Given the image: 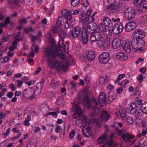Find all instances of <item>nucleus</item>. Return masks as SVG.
Returning <instances> with one entry per match:
<instances>
[{"mask_svg": "<svg viewBox=\"0 0 147 147\" xmlns=\"http://www.w3.org/2000/svg\"><path fill=\"white\" fill-rule=\"evenodd\" d=\"M119 113L121 117L123 118L125 117L126 116V111L124 109H122L119 110Z\"/></svg>", "mask_w": 147, "mask_h": 147, "instance_id": "32", "label": "nucleus"}, {"mask_svg": "<svg viewBox=\"0 0 147 147\" xmlns=\"http://www.w3.org/2000/svg\"><path fill=\"white\" fill-rule=\"evenodd\" d=\"M67 63L66 61L65 64H62L61 66L60 65L58 66H56V68L58 71L63 70L66 71L67 70Z\"/></svg>", "mask_w": 147, "mask_h": 147, "instance_id": "25", "label": "nucleus"}, {"mask_svg": "<svg viewBox=\"0 0 147 147\" xmlns=\"http://www.w3.org/2000/svg\"><path fill=\"white\" fill-rule=\"evenodd\" d=\"M140 109L141 111L145 114H147V103L143 104L141 106H137L135 103H132L129 110L130 112L133 111V114H136Z\"/></svg>", "mask_w": 147, "mask_h": 147, "instance_id": "3", "label": "nucleus"}, {"mask_svg": "<svg viewBox=\"0 0 147 147\" xmlns=\"http://www.w3.org/2000/svg\"><path fill=\"white\" fill-rule=\"evenodd\" d=\"M62 52L61 49H56L54 51L53 49L50 47L46 48L44 51L45 56L49 59V62L50 64L52 63L53 60L54 58H55L57 56L62 60L65 59V55Z\"/></svg>", "mask_w": 147, "mask_h": 147, "instance_id": "1", "label": "nucleus"}, {"mask_svg": "<svg viewBox=\"0 0 147 147\" xmlns=\"http://www.w3.org/2000/svg\"><path fill=\"white\" fill-rule=\"evenodd\" d=\"M99 30L107 38H109L112 35L111 30L109 28L105 27V26H100Z\"/></svg>", "mask_w": 147, "mask_h": 147, "instance_id": "15", "label": "nucleus"}, {"mask_svg": "<svg viewBox=\"0 0 147 147\" xmlns=\"http://www.w3.org/2000/svg\"><path fill=\"white\" fill-rule=\"evenodd\" d=\"M59 84L57 81L53 79L51 83V87L55 89L57 88L59 86Z\"/></svg>", "mask_w": 147, "mask_h": 147, "instance_id": "31", "label": "nucleus"}, {"mask_svg": "<svg viewBox=\"0 0 147 147\" xmlns=\"http://www.w3.org/2000/svg\"><path fill=\"white\" fill-rule=\"evenodd\" d=\"M113 141L112 140H111L110 141H107L106 143V144L108 145L109 147H111L113 145Z\"/></svg>", "mask_w": 147, "mask_h": 147, "instance_id": "56", "label": "nucleus"}, {"mask_svg": "<svg viewBox=\"0 0 147 147\" xmlns=\"http://www.w3.org/2000/svg\"><path fill=\"white\" fill-rule=\"evenodd\" d=\"M110 43L108 40H100L94 46H97L104 51H105L109 48Z\"/></svg>", "mask_w": 147, "mask_h": 147, "instance_id": "9", "label": "nucleus"}, {"mask_svg": "<svg viewBox=\"0 0 147 147\" xmlns=\"http://www.w3.org/2000/svg\"><path fill=\"white\" fill-rule=\"evenodd\" d=\"M9 88L11 89L13 91H14L16 90V88L13 84H10Z\"/></svg>", "mask_w": 147, "mask_h": 147, "instance_id": "64", "label": "nucleus"}, {"mask_svg": "<svg viewBox=\"0 0 147 147\" xmlns=\"http://www.w3.org/2000/svg\"><path fill=\"white\" fill-rule=\"evenodd\" d=\"M112 3L109 5L107 6V9L110 10H115L117 8L118 6L116 4V3L114 2Z\"/></svg>", "mask_w": 147, "mask_h": 147, "instance_id": "30", "label": "nucleus"}, {"mask_svg": "<svg viewBox=\"0 0 147 147\" xmlns=\"http://www.w3.org/2000/svg\"><path fill=\"white\" fill-rule=\"evenodd\" d=\"M61 43L63 45V40H60L58 43V45H57L56 47L57 49H59L61 48V45L60 43Z\"/></svg>", "mask_w": 147, "mask_h": 147, "instance_id": "53", "label": "nucleus"}, {"mask_svg": "<svg viewBox=\"0 0 147 147\" xmlns=\"http://www.w3.org/2000/svg\"><path fill=\"white\" fill-rule=\"evenodd\" d=\"M80 35V39L84 44H86L88 42V35L85 28H81L76 26L71 31V35L74 38H76Z\"/></svg>", "mask_w": 147, "mask_h": 147, "instance_id": "2", "label": "nucleus"}, {"mask_svg": "<svg viewBox=\"0 0 147 147\" xmlns=\"http://www.w3.org/2000/svg\"><path fill=\"white\" fill-rule=\"evenodd\" d=\"M107 76L106 75H102L99 80V82L100 84L105 85V84L109 82V81L107 79Z\"/></svg>", "mask_w": 147, "mask_h": 147, "instance_id": "20", "label": "nucleus"}, {"mask_svg": "<svg viewBox=\"0 0 147 147\" xmlns=\"http://www.w3.org/2000/svg\"><path fill=\"white\" fill-rule=\"evenodd\" d=\"M141 21L142 23H145L147 22V15H145L142 17Z\"/></svg>", "mask_w": 147, "mask_h": 147, "instance_id": "46", "label": "nucleus"}, {"mask_svg": "<svg viewBox=\"0 0 147 147\" xmlns=\"http://www.w3.org/2000/svg\"><path fill=\"white\" fill-rule=\"evenodd\" d=\"M69 42L68 41H67L65 43V45L62 46V48L63 49L64 51L65 52H66V49L65 48L66 47H69Z\"/></svg>", "mask_w": 147, "mask_h": 147, "instance_id": "50", "label": "nucleus"}, {"mask_svg": "<svg viewBox=\"0 0 147 147\" xmlns=\"http://www.w3.org/2000/svg\"><path fill=\"white\" fill-rule=\"evenodd\" d=\"M125 76V75L124 74H120L119 75L116 80L115 81V83L116 84L118 82H119L120 80L123 78Z\"/></svg>", "mask_w": 147, "mask_h": 147, "instance_id": "38", "label": "nucleus"}, {"mask_svg": "<svg viewBox=\"0 0 147 147\" xmlns=\"http://www.w3.org/2000/svg\"><path fill=\"white\" fill-rule=\"evenodd\" d=\"M41 92V89L38 88H36L35 90L33 91V92L34 93V94L35 95H38L40 94Z\"/></svg>", "mask_w": 147, "mask_h": 147, "instance_id": "41", "label": "nucleus"}, {"mask_svg": "<svg viewBox=\"0 0 147 147\" xmlns=\"http://www.w3.org/2000/svg\"><path fill=\"white\" fill-rule=\"evenodd\" d=\"M123 26L121 23L115 24L113 27L112 30L115 34H118L121 33L123 31Z\"/></svg>", "mask_w": 147, "mask_h": 147, "instance_id": "11", "label": "nucleus"}, {"mask_svg": "<svg viewBox=\"0 0 147 147\" xmlns=\"http://www.w3.org/2000/svg\"><path fill=\"white\" fill-rule=\"evenodd\" d=\"M144 60V58H142L141 57H139L137 60L136 62V64H138L140 62H142Z\"/></svg>", "mask_w": 147, "mask_h": 147, "instance_id": "57", "label": "nucleus"}, {"mask_svg": "<svg viewBox=\"0 0 147 147\" xmlns=\"http://www.w3.org/2000/svg\"><path fill=\"white\" fill-rule=\"evenodd\" d=\"M80 2V0H72L71 4L72 6L75 7L78 5Z\"/></svg>", "mask_w": 147, "mask_h": 147, "instance_id": "39", "label": "nucleus"}, {"mask_svg": "<svg viewBox=\"0 0 147 147\" xmlns=\"http://www.w3.org/2000/svg\"><path fill=\"white\" fill-rule=\"evenodd\" d=\"M86 55L87 58L89 61H92V51H89L86 53Z\"/></svg>", "mask_w": 147, "mask_h": 147, "instance_id": "36", "label": "nucleus"}, {"mask_svg": "<svg viewBox=\"0 0 147 147\" xmlns=\"http://www.w3.org/2000/svg\"><path fill=\"white\" fill-rule=\"evenodd\" d=\"M107 100L106 95L103 92H101L98 97V102L101 106H104L106 104V101Z\"/></svg>", "mask_w": 147, "mask_h": 147, "instance_id": "16", "label": "nucleus"}, {"mask_svg": "<svg viewBox=\"0 0 147 147\" xmlns=\"http://www.w3.org/2000/svg\"><path fill=\"white\" fill-rule=\"evenodd\" d=\"M39 47L38 46H36L34 45V44H33L32 47H31V50L32 52H38V51Z\"/></svg>", "mask_w": 147, "mask_h": 147, "instance_id": "40", "label": "nucleus"}, {"mask_svg": "<svg viewBox=\"0 0 147 147\" xmlns=\"http://www.w3.org/2000/svg\"><path fill=\"white\" fill-rule=\"evenodd\" d=\"M91 78L88 75L85 77V80L87 84H88L90 83V79Z\"/></svg>", "mask_w": 147, "mask_h": 147, "instance_id": "55", "label": "nucleus"}, {"mask_svg": "<svg viewBox=\"0 0 147 147\" xmlns=\"http://www.w3.org/2000/svg\"><path fill=\"white\" fill-rule=\"evenodd\" d=\"M143 78V76L142 74H140L137 77V79L139 81H141L142 82V79Z\"/></svg>", "mask_w": 147, "mask_h": 147, "instance_id": "61", "label": "nucleus"}, {"mask_svg": "<svg viewBox=\"0 0 147 147\" xmlns=\"http://www.w3.org/2000/svg\"><path fill=\"white\" fill-rule=\"evenodd\" d=\"M127 120V122L129 124L132 123L133 122V119L131 117H128Z\"/></svg>", "mask_w": 147, "mask_h": 147, "instance_id": "60", "label": "nucleus"}, {"mask_svg": "<svg viewBox=\"0 0 147 147\" xmlns=\"http://www.w3.org/2000/svg\"><path fill=\"white\" fill-rule=\"evenodd\" d=\"M10 18L8 17L5 19V25H7L8 24L10 23Z\"/></svg>", "mask_w": 147, "mask_h": 147, "instance_id": "62", "label": "nucleus"}, {"mask_svg": "<svg viewBox=\"0 0 147 147\" xmlns=\"http://www.w3.org/2000/svg\"><path fill=\"white\" fill-rule=\"evenodd\" d=\"M129 81L127 79H125V80H123L122 82V85H123V86L124 87L125 86L126 84L127 83H129Z\"/></svg>", "mask_w": 147, "mask_h": 147, "instance_id": "58", "label": "nucleus"}, {"mask_svg": "<svg viewBox=\"0 0 147 147\" xmlns=\"http://www.w3.org/2000/svg\"><path fill=\"white\" fill-rule=\"evenodd\" d=\"M123 41L119 38L114 39L112 42V45L114 49H117L121 47H123Z\"/></svg>", "mask_w": 147, "mask_h": 147, "instance_id": "14", "label": "nucleus"}, {"mask_svg": "<svg viewBox=\"0 0 147 147\" xmlns=\"http://www.w3.org/2000/svg\"><path fill=\"white\" fill-rule=\"evenodd\" d=\"M67 35V33L64 31H61L59 32V36L62 38H65Z\"/></svg>", "mask_w": 147, "mask_h": 147, "instance_id": "37", "label": "nucleus"}, {"mask_svg": "<svg viewBox=\"0 0 147 147\" xmlns=\"http://www.w3.org/2000/svg\"><path fill=\"white\" fill-rule=\"evenodd\" d=\"M92 13V10L89 9L86 13L85 11L80 12V22L82 24H86L89 20L90 16Z\"/></svg>", "mask_w": 147, "mask_h": 147, "instance_id": "5", "label": "nucleus"}, {"mask_svg": "<svg viewBox=\"0 0 147 147\" xmlns=\"http://www.w3.org/2000/svg\"><path fill=\"white\" fill-rule=\"evenodd\" d=\"M144 42L143 40L139 38H134L131 40V44L134 51L136 52L139 47L143 45Z\"/></svg>", "mask_w": 147, "mask_h": 147, "instance_id": "6", "label": "nucleus"}, {"mask_svg": "<svg viewBox=\"0 0 147 147\" xmlns=\"http://www.w3.org/2000/svg\"><path fill=\"white\" fill-rule=\"evenodd\" d=\"M84 104L88 108H90L91 105V101L90 98L88 96L84 97L83 102Z\"/></svg>", "mask_w": 147, "mask_h": 147, "instance_id": "21", "label": "nucleus"}, {"mask_svg": "<svg viewBox=\"0 0 147 147\" xmlns=\"http://www.w3.org/2000/svg\"><path fill=\"white\" fill-rule=\"evenodd\" d=\"M92 26V22H89L87 24L86 27V29L88 32L90 34L92 33V29L91 28Z\"/></svg>", "mask_w": 147, "mask_h": 147, "instance_id": "35", "label": "nucleus"}, {"mask_svg": "<svg viewBox=\"0 0 147 147\" xmlns=\"http://www.w3.org/2000/svg\"><path fill=\"white\" fill-rule=\"evenodd\" d=\"M65 17L67 21H70V22H71V16L69 13Z\"/></svg>", "mask_w": 147, "mask_h": 147, "instance_id": "59", "label": "nucleus"}, {"mask_svg": "<svg viewBox=\"0 0 147 147\" xmlns=\"http://www.w3.org/2000/svg\"><path fill=\"white\" fill-rule=\"evenodd\" d=\"M70 12L71 11H70L69 12H68L66 10L63 9L61 13L63 16L65 17L68 15V14L70 13Z\"/></svg>", "mask_w": 147, "mask_h": 147, "instance_id": "45", "label": "nucleus"}, {"mask_svg": "<svg viewBox=\"0 0 147 147\" xmlns=\"http://www.w3.org/2000/svg\"><path fill=\"white\" fill-rule=\"evenodd\" d=\"M107 138V136L106 134H104L98 139V142L100 145H101L104 143V142Z\"/></svg>", "mask_w": 147, "mask_h": 147, "instance_id": "26", "label": "nucleus"}, {"mask_svg": "<svg viewBox=\"0 0 147 147\" xmlns=\"http://www.w3.org/2000/svg\"><path fill=\"white\" fill-rule=\"evenodd\" d=\"M136 15V11L132 7L127 8L125 11V17L128 20H134Z\"/></svg>", "mask_w": 147, "mask_h": 147, "instance_id": "7", "label": "nucleus"}, {"mask_svg": "<svg viewBox=\"0 0 147 147\" xmlns=\"http://www.w3.org/2000/svg\"><path fill=\"white\" fill-rule=\"evenodd\" d=\"M92 124L98 127H100L101 125V122L100 119H95L92 118Z\"/></svg>", "mask_w": 147, "mask_h": 147, "instance_id": "28", "label": "nucleus"}, {"mask_svg": "<svg viewBox=\"0 0 147 147\" xmlns=\"http://www.w3.org/2000/svg\"><path fill=\"white\" fill-rule=\"evenodd\" d=\"M146 70V68L144 67L142 68H140L139 70V71L142 73H145Z\"/></svg>", "mask_w": 147, "mask_h": 147, "instance_id": "63", "label": "nucleus"}, {"mask_svg": "<svg viewBox=\"0 0 147 147\" xmlns=\"http://www.w3.org/2000/svg\"><path fill=\"white\" fill-rule=\"evenodd\" d=\"M47 59H48V60L47 61V62L48 63V64L50 65V66L51 67H54L55 66L57 65V66H58L59 65H60V62H59L58 61V60L57 59H56L55 60V63H54V60L55 58H54L53 59V63H50V64L49 63V59L48 58H47Z\"/></svg>", "mask_w": 147, "mask_h": 147, "instance_id": "29", "label": "nucleus"}, {"mask_svg": "<svg viewBox=\"0 0 147 147\" xmlns=\"http://www.w3.org/2000/svg\"><path fill=\"white\" fill-rule=\"evenodd\" d=\"M33 93V91L31 89H26L23 92V95L24 97L27 98H29L32 95Z\"/></svg>", "mask_w": 147, "mask_h": 147, "instance_id": "24", "label": "nucleus"}, {"mask_svg": "<svg viewBox=\"0 0 147 147\" xmlns=\"http://www.w3.org/2000/svg\"><path fill=\"white\" fill-rule=\"evenodd\" d=\"M89 2L88 0H83L81 2V4L83 6L86 7L89 5Z\"/></svg>", "mask_w": 147, "mask_h": 147, "instance_id": "43", "label": "nucleus"}, {"mask_svg": "<svg viewBox=\"0 0 147 147\" xmlns=\"http://www.w3.org/2000/svg\"><path fill=\"white\" fill-rule=\"evenodd\" d=\"M123 43L124 44V46L122 47L123 48L125 51L127 53H130L131 51L130 43L126 42L125 43L123 42Z\"/></svg>", "mask_w": 147, "mask_h": 147, "instance_id": "22", "label": "nucleus"}, {"mask_svg": "<svg viewBox=\"0 0 147 147\" xmlns=\"http://www.w3.org/2000/svg\"><path fill=\"white\" fill-rule=\"evenodd\" d=\"M84 118L86 122V123L84 127L86 128L85 130L87 133L84 132V129H82V131L84 136L89 137L92 135V128L90 126V124L92 123V120L88 119L86 117H84Z\"/></svg>", "mask_w": 147, "mask_h": 147, "instance_id": "4", "label": "nucleus"}, {"mask_svg": "<svg viewBox=\"0 0 147 147\" xmlns=\"http://www.w3.org/2000/svg\"><path fill=\"white\" fill-rule=\"evenodd\" d=\"M123 140L125 142H129V140L130 139H133L134 138L128 133L126 134H123L121 136Z\"/></svg>", "mask_w": 147, "mask_h": 147, "instance_id": "23", "label": "nucleus"}, {"mask_svg": "<svg viewBox=\"0 0 147 147\" xmlns=\"http://www.w3.org/2000/svg\"><path fill=\"white\" fill-rule=\"evenodd\" d=\"M143 8L142 7V6H138L137 7L136 10L137 11H138L140 13H144V10H143Z\"/></svg>", "mask_w": 147, "mask_h": 147, "instance_id": "48", "label": "nucleus"}, {"mask_svg": "<svg viewBox=\"0 0 147 147\" xmlns=\"http://www.w3.org/2000/svg\"><path fill=\"white\" fill-rule=\"evenodd\" d=\"M75 131L74 130H72L70 133L69 134V138L72 139L74 137L75 134Z\"/></svg>", "mask_w": 147, "mask_h": 147, "instance_id": "49", "label": "nucleus"}, {"mask_svg": "<svg viewBox=\"0 0 147 147\" xmlns=\"http://www.w3.org/2000/svg\"><path fill=\"white\" fill-rule=\"evenodd\" d=\"M8 2L10 4L14 3L16 5H18L19 3L18 0H9Z\"/></svg>", "mask_w": 147, "mask_h": 147, "instance_id": "51", "label": "nucleus"}, {"mask_svg": "<svg viewBox=\"0 0 147 147\" xmlns=\"http://www.w3.org/2000/svg\"><path fill=\"white\" fill-rule=\"evenodd\" d=\"M113 100V98L111 97V96H109L108 97H107V100H106V104H109Z\"/></svg>", "mask_w": 147, "mask_h": 147, "instance_id": "47", "label": "nucleus"}, {"mask_svg": "<svg viewBox=\"0 0 147 147\" xmlns=\"http://www.w3.org/2000/svg\"><path fill=\"white\" fill-rule=\"evenodd\" d=\"M94 104L95 106L92 107V116L97 115L100 113V110L98 107V102L97 99L95 98L92 97V104Z\"/></svg>", "mask_w": 147, "mask_h": 147, "instance_id": "12", "label": "nucleus"}, {"mask_svg": "<svg viewBox=\"0 0 147 147\" xmlns=\"http://www.w3.org/2000/svg\"><path fill=\"white\" fill-rule=\"evenodd\" d=\"M97 29V24L95 22H92V30L95 31Z\"/></svg>", "mask_w": 147, "mask_h": 147, "instance_id": "52", "label": "nucleus"}, {"mask_svg": "<svg viewBox=\"0 0 147 147\" xmlns=\"http://www.w3.org/2000/svg\"><path fill=\"white\" fill-rule=\"evenodd\" d=\"M99 62L101 63L105 64L110 60V55L108 52H104L100 55L98 57Z\"/></svg>", "mask_w": 147, "mask_h": 147, "instance_id": "8", "label": "nucleus"}, {"mask_svg": "<svg viewBox=\"0 0 147 147\" xmlns=\"http://www.w3.org/2000/svg\"><path fill=\"white\" fill-rule=\"evenodd\" d=\"M116 57L117 59L122 61L125 60L128 58L127 55L122 52H119L117 53Z\"/></svg>", "mask_w": 147, "mask_h": 147, "instance_id": "19", "label": "nucleus"}, {"mask_svg": "<svg viewBox=\"0 0 147 147\" xmlns=\"http://www.w3.org/2000/svg\"><path fill=\"white\" fill-rule=\"evenodd\" d=\"M109 116L107 111H102L101 117L103 120L107 121L109 119Z\"/></svg>", "mask_w": 147, "mask_h": 147, "instance_id": "27", "label": "nucleus"}, {"mask_svg": "<svg viewBox=\"0 0 147 147\" xmlns=\"http://www.w3.org/2000/svg\"><path fill=\"white\" fill-rule=\"evenodd\" d=\"M92 26V22H89L87 24L86 27V29L88 32L90 34L92 33V29L91 28Z\"/></svg>", "mask_w": 147, "mask_h": 147, "instance_id": "34", "label": "nucleus"}, {"mask_svg": "<svg viewBox=\"0 0 147 147\" xmlns=\"http://www.w3.org/2000/svg\"><path fill=\"white\" fill-rule=\"evenodd\" d=\"M74 107L76 109V111L77 114L81 113V109L79 106L77 104H74Z\"/></svg>", "mask_w": 147, "mask_h": 147, "instance_id": "33", "label": "nucleus"}, {"mask_svg": "<svg viewBox=\"0 0 147 147\" xmlns=\"http://www.w3.org/2000/svg\"><path fill=\"white\" fill-rule=\"evenodd\" d=\"M136 26V24L135 22H129L125 25V29L126 31H131L134 29Z\"/></svg>", "mask_w": 147, "mask_h": 147, "instance_id": "17", "label": "nucleus"}, {"mask_svg": "<svg viewBox=\"0 0 147 147\" xmlns=\"http://www.w3.org/2000/svg\"><path fill=\"white\" fill-rule=\"evenodd\" d=\"M101 22L100 26H105V27H111L112 26V22L108 17L104 16L101 19Z\"/></svg>", "mask_w": 147, "mask_h": 147, "instance_id": "13", "label": "nucleus"}, {"mask_svg": "<svg viewBox=\"0 0 147 147\" xmlns=\"http://www.w3.org/2000/svg\"><path fill=\"white\" fill-rule=\"evenodd\" d=\"M27 22V20L25 18H23L19 20V23L21 26L26 24Z\"/></svg>", "mask_w": 147, "mask_h": 147, "instance_id": "42", "label": "nucleus"}, {"mask_svg": "<svg viewBox=\"0 0 147 147\" xmlns=\"http://www.w3.org/2000/svg\"><path fill=\"white\" fill-rule=\"evenodd\" d=\"M43 84L42 82H39L36 85V88L39 89H42Z\"/></svg>", "mask_w": 147, "mask_h": 147, "instance_id": "54", "label": "nucleus"}, {"mask_svg": "<svg viewBox=\"0 0 147 147\" xmlns=\"http://www.w3.org/2000/svg\"><path fill=\"white\" fill-rule=\"evenodd\" d=\"M10 38L9 36L7 34L4 35L3 38L2 39V41L3 42H7L9 40Z\"/></svg>", "mask_w": 147, "mask_h": 147, "instance_id": "44", "label": "nucleus"}, {"mask_svg": "<svg viewBox=\"0 0 147 147\" xmlns=\"http://www.w3.org/2000/svg\"><path fill=\"white\" fill-rule=\"evenodd\" d=\"M102 37L100 32L98 31L92 32V45L94 46L99 42Z\"/></svg>", "mask_w": 147, "mask_h": 147, "instance_id": "10", "label": "nucleus"}, {"mask_svg": "<svg viewBox=\"0 0 147 147\" xmlns=\"http://www.w3.org/2000/svg\"><path fill=\"white\" fill-rule=\"evenodd\" d=\"M134 33V35H135V36L137 37H138V38L142 39V38H143L145 36L144 32L141 30L139 29L135 30Z\"/></svg>", "mask_w": 147, "mask_h": 147, "instance_id": "18", "label": "nucleus"}]
</instances>
